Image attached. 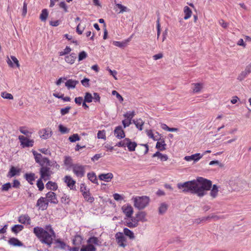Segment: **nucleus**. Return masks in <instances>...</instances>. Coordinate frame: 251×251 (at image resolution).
<instances>
[{
  "instance_id": "64",
  "label": "nucleus",
  "mask_w": 251,
  "mask_h": 251,
  "mask_svg": "<svg viewBox=\"0 0 251 251\" xmlns=\"http://www.w3.org/2000/svg\"><path fill=\"white\" fill-rule=\"evenodd\" d=\"M131 123L132 122L131 121L128 120L127 119H125L122 121V124L124 128L129 126Z\"/></svg>"
},
{
  "instance_id": "55",
  "label": "nucleus",
  "mask_w": 251,
  "mask_h": 251,
  "mask_svg": "<svg viewBox=\"0 0 251 251\" xmlns=\"http://www.w3.org/2000/svg\"><path fill=\"white\" fill-rule=\"evenodd\" d=\"M97 137L99 139H106L105 131V130H99L97 134Z\"/></svg>"
},
{
  "instance_id": "12",
  "label": "nucleus",
  "mask_w": 251,
  "mask_h": 251,
  "mask_svg": "<svg viewBox=\"0 0 251 251\" xmlns=\"http://www.w3.org/2000/svg\"><path fill=\"white\" fill-rule=\"evenodd\" d=\"M39 134L40 137L44 139H47L50 138L52 134V132L50 128H47L41 129L39 131Z\"/></svg>"
},
{
  "instance_id": "3",
  "label": "nucleus",
  "mask_w": 251,
  "mask_h": 251,
  "mask_svg": "<svg viewBox=\"0 0 251 251\" xmlns=\"http://www.w3.org/2000/svg\"><path fill=\"white\" fill-rule=\"evenodd\" d=\"M87 245H83L80 251H97L95 246H100L101 242L95 236L90 237L87 241Z\"/></svg>"
},
{
  "instance_id": "53",
  "label": "nucleus",
  "mask_w": 251,
  "mask_h": 251,
  "mask_svg": "<svg viewBox=\"0 0 251 251\" xmlns=\"http://www.w3.org/2000/svg\"><path fill=\"white\" fill-rule=\"evenodd\" d=\"M146 133L147 135L151 138L154 141L158 140V138L157 136L154 135L151 130H146Z\"/></svg>"
},
{
  "instance_id": "20",
  "label": "nucleus",
  "mask_w": 251,
  "mask_h": 251,
  "mask_svg": "<svg viewBox=\"0 0 251 251\" xmlns=\"http://www.w3.org/2000/svg\"><path fill=\"white\" fill-rule=\"evenodd\" d=\"M202 156L203 155H201L200 153H197L191 156H186L184 157V159L187 161L194 160L195 162H197L201 158Z\"/></svg>"
},
{
  "instance_id": "61",
  "label": "nucleus",
  "mask_w": 251,
  "mask_h": 251,
  "mask_svg": "<svg viewBox=\"0 0 251 251\" xmlns=\"http://www.w3.org/2000/svg\"><path fill=\"white\" fill-rule=\"evenodd\" d=\"M71 109L70 106H67L64 108H62L60 110V113L62 116L65 115V114L69 113L70 110Z\"/></svg>"
},
{
  "instance_id": "33",
  "label": "nucleus",
  "mask_w": 251,
  "mask_h": 251,
  "mask_svg": "<svg viewBox=\"0 0 251 251\" xmlns=\"http://www.w3.org/2000/svg\"><path fill=\"white\" fill-rule=\"evenodd\" d=\"M158 157L162 161H167L168 159L166 154H163L159 151L156 152L152 155V157Z\"/></svg>"
},
{
  "instance_id": "11",
  "label": "nucleus",
  "mask_w": 251,
  "mask_h": 251,
  "mask_svg": "<svg viewBox=\"0 0 251 251\" xmlns=\"http://www.w3.org/2000/svg\"><path fill=\"white\" fill-rule=\"evenodd\" d=\"M64 181L67 184V185L68 187L70 188L71 190H75V181L74 180L72 177L70 176H66L64 177Z\"/></svg>"
},
{
  "instance_id": "5",
  "label": "nucleus",
  "mask_w": 251,
  "mask_h": 251,
  "mask_svg": "<svg viewBox=\"0 0 251 251\" xmlns=\"http://www.w3.org/2000/svg\"><path fill=\"white\" fill-rule=\"evenodd\" d=\"M32 152L36 163L41 166H44L45 164L49 166H52L50 161L48 158L43 157L40 153H38L34 150H32Z\"/></svg>"
},
{
  "instance_id": "4",
  "label": "nucleus",
  "mask_w": 251,
  "mask_h": 251,
  "mask_svg": "<svg viewBox=\"0 0 251 251\" xmlns=\"http://www.w3.org/2000/svg\"><path fill=\"white\" fill-rule=\"evenodd\" d=\"M134 206L139 210L144 209L149 203L150 199L147 196H136L133 197Z\"/></svg>"
},
{
  "instance_id": "19",
  "label": "nucleus",
  "mask_w": 251,
  "mask_h": 251,
  "mask_svg": "<svg viewBox=\"0 0 251 251\" xmlns=\"http://www.w3.org/2000/svg\"><path fill=\"white\" fill-rule=\"evenodd\" d=\"M133 35H131L128 38L125 40V41L123 42H119V41H114L113 43V44L115 45V46L120 47V48H125L128 42H129L132 38Z\"/></svg>"
},
{
  "instance_id": "63",
  "label": "nucleus",
  "mask_w": 251,
  "mask_h": 251,
  "mask_svg": "<svg viewBox=\"0 0 251 251\" xmlns=\"http://www.w3.org/2000/svg\"><path fill=\"white\" fill-rule=\"evenodd\" d=\"M85 28V26H82L80 24H78L76 27V31L79 34H81Z\"/></svg>"
},
{
  "instance_id": "49",
  "label": "nucleus",
  "mask_w": 251,
  "mask_h": 251,
  "mask_svg": "<svg viewBox=\"0 0 251 251\" xmlns=\"http://www.w3.org/2000/svg\"><path fill=\"white\" fill-rule=\"evenodd\" d=\"M55 243L57 244V247L60 249H64L66 247L65 243L60 239L55 240Z\"/></svg>"
},
{
  "instance_id": "8",
  "label": "nucleus",
  "mask_w": 251,
  "mask_h": 251,
  "mask_svg": "<svg viewBox=\"0 0 251 251\" xmlns=\"http://www.w3.org/2000/svg\"><path fill=\"white\" fill-rule=\"evenodd\" d=\"M251 73V65L247 66L245 70L242 71L238 75L237 79L239 81H242L246 78L248 75Z\"/></svg>"
},
{
  "instance_id": "46",
  "label": "nucleus",
  "mask_w": 251,
  "mask_h": 251,
  "mask_svg": "<svg viewBox=\"0 0 251 251\" xmlns=\"http://www.w3.org/2000/svg\"><path fill=\"white\" fill-rule=\"evenodd\" d=\"M93 97L92 94L89 92H86L85 94L84 101L86 102H91L93 100Z\"/></svg>"
},
{
  "instance_id": "40",
  "label": "nucleus",
  "mask_w": 251,
  "mask_h": 251,
  "mask_svg": "<svg viewBox=\"0 0 251 251\" xmlns=\"http://www.w3.org/2000/svg\"><path fill=\"white\" fill-rule=\"evenodd\" d=\"M124 234L128 237L130 239H133L135 238L133 232L127 228H125L124 229Z\"/></svg>"
},
{
  "instance_id": "45",
  "label": "nucleus",
  "mask_w": 251,
  "mask_h": 251,
  "mask_svg": "<svg viewBox=\"0 0 251 251\" xmlns=\"http://www.w3.org/2000/svg\"><path fill=\"white\" fill-rule=\"evenodd\" d=\"M64 164L69 167H73V161H72V159L69 157V156H65V159H64Z\"/></svg>"
},
{
  "instance_id": "57",
  "label": "nucleus",
  "mask_w": 251,
  "mask_h": 251,
  "mask_svg": "<svg viewBox=\"0 0 251 251\" xmlns=\"http://www.w3.org/2000/svg\"><path fill=\"white\" fill-rule=\"evenodd\" d=\"M42 179L40 178L37 182V186L40 191H42L44 188V185L42 181Z\"/></svg>"
},
{
  "instance_id": "52",
  "label": "nucleus",
  "mask_w": 251,
  "mask_h": 251,
  "mask_svg": "<svg viewBox=\"0 0 251 251\" xmlns=\"http://www.w3.org/2000/svg\"><path fill=\"white\" fill-rule=\"evenodd\" d=\"M69 140L71 142H75L80 140V137L77 134H74L69 137Z\"/></svg>"
},
{
  "instance_id": "27",
  "label": "nucleus",
  "mask_w": 251,
  "mask_h": 251,
  "mask_svg": "<svg viewBox=\"0 0 251 251\" xmlns=\"http://www.w3.org/2000/svg\"><path fill=\"white\" fill-rule=\"evenodd\" d=\"M20 169L15 168L14 166H12L7 174V177H12L16 175H19L20 173Z\"/></svg>"
},
{
  "instance_id": "10",
  "label": "nucleus",
  "mask_w": 251,
  "mask_h": 251,
  "mask_svg": "<svg viewBox=\"0 0 251 251\" xmlns=\"http://www.w3.org/2000/svg\"><path fill=\"white\" fill-rule=\"evenodd\" d=\"M117 243L120 247H125L126 246V238L122 232H118L115 235Z\"/></svg>"
},
{
  "instance_id": "17",
  "label": "nucleus",
  "mask_w": 251,
  "mask_h": 251,
  "mask_svg": "<svg viewBox=\"0 0 251 251\" xmlns=\"http://www.w3.org/2000/svg\"><path fill=\"white\" fill-rule=\"evenodd\" d=\"M114 134L119 139L124 138L125 137V133L121 126H117L114 131Z\"/></svg>"
},
{
  "instance_id": "7",
  "label": "nucleus",
  "mask_w": 251,
  "mask_h": 251,
  "mask_svg": "<svg viewBox=\"0 0 251 251\" xmlns=\"http://www.w3.org/2000/svg\"><path fill=\"white\" fill-rule=\"evenodd\" d=\"M40 170V178L46 181L50 179L51 172L50 168L44 166H41Z\"/></svg>"
},
{
  "instance_id": "25",
  "label": "nucleus",
  "mask_w": 251,
  "mask_h": 251,
  "mask_svg": "<svg viewBox=\"0 0 251 251\" xmlns=\"http://www.w3.org/2000/svg\"><path fill=\"white\" fill-rule=\"evenodd\" d=\"M8 242L10 245L15 247H22L23 246V243L17 238L14 237L10 238Z\"/></svg>"
},
{
  "instance_id": "26",
  "label": "nucleus",
  "mask_w": 251,
  "mask_h": 251,
  "mask_svg": "<svg viewBox=\"0 0 251 251\" xmlns=\"http://www.w3.org/2000/svg\"><path fill=\"white\" fill-rule=\"evenodd\" d=\"M126 225L130 228H134L138 226V223L136 218H132L126 222Z\"/></svg>"
},
{
  "instance_id": "18",
  "label": "nucleus",
  "mask_w": 251,
  "mask_h": 251,
  "mask_svg": "<svg viewBox=\"0 0 251 251\" xmlns=\"http://www.w3.org/2000/svg\"><path fill=\"white\" fill-rule=\"evenodd\" d=\"M48 202L56 204L58 202L55 194L53 192H49L46 194Z\"/></svg>"
},
{
  "instance_id": "14",
  "label": "nucleus",
  "mask_w": 251,
  "mask_h": 251,
  "mask_svg": "<svg viewBox=\"0 0 251 251\" xmlns=\"http://www.w3.org/2000/svg\"><path fill=\"white\" fill-rule=\"evenodd\" d=\"M36 206L39 207V209L44 210L47 208L48 202L46 201L45 198L41 197L37 201Z\"/></svg>"
},
{
  "instance_id": "56",
  "label": "nucleus",
  "mask_w": 251,
  "mask_h": 251,
  "mask_svg": "<svg viewBox=\"0 0 251 251\" xmlns=\"http://www.w3.org/2000/svg\"><path fill=\"white\" fill-rule=\"evenodd\" d=\"M1 96L4 99H8V100L13 99V97L11 94L5 92L1 93Z\"/></svg>"
},
{
  "instance_id": "60",
  "label": "nucleus",
  "mask_w": 251,
  "mask_h": 251,
  "mask_svg": "<svg viewBox=\"0 0 251 251\" xmlns=\"http://www.w3.org/2000/svg\"><path fill=\"white\" fill-rule=\"evenodd\" d=\"M112 94L113 95H115L117 97V98L121 101V102H122L123 100H124V99L123 98V97H122V96L119 94L115 90H113L112 92Z\"/></svg>"
},
{
  "instance_id": "24",
  "label": "nucleus",
  "mask_w": 251,
  "mask_h": 251,
  "mask_svg": "<svg viewBox=\"0 0 251 251\" xmlns=\"http://www.w3.org/2000/svg\"><path fill=\"white\" fill-rule=\"evenodd\" d=\"M76 55L74 53H71L69 55H66L65 57V60L66 63L69 64H73L76 59Z\"/></svg>"
},
{
  "instance_id": "6",
  "label": "nucleus",
  "mask_w": 251,
  "mask_h": 251,
  "mask_svg": "<svg viewBox=\"0 0 251 251\" xmlns=\"http://www.w3.org/2000/svg\"><path fill=\"white\" fill-rule=\"evenodd\" d=\"M85 167L78 164L73 165V173L78 177H82L85 174Z\"/></svg>"
},
{
  "instance_id": "2",
  "label": "nucleus",
  "mask_w": 251,
  "mask_h": 251,
  "mask_svg": "<svg viewBox=\"0 0 251 251\" xmlns=\"http://www.w3.org/2000/svg\"><path fill=\"white\" fill-rule=\"evenodd\" d=\"M33 232L42 243L49 247L51 246L53 239L55 237V232L50 225L46 226L45 228L39 226L35 227Z\"/></svg>"
},
{
  "instance_id": "44",
  "label": "nucleus",
  "mask_w": 251,
  "mask_h": 251,
  "mask_svg": "<svg viewBox=\"0 0 251 251\" xmlns=\"http://www.w3.org/2000/svg\"><path fill=\"white\" fill-rule=\"evenodd\" d=\"M168 208V205L167 204L165 203H162L160 204V206L159 207V213L160 214H164Z\"/></svg>"
},
{
  "instance_id": "37",
  "label": "nucleus",
  "mask_w": 251,
  "mask_h": 251,
  "mask_svg": "<svg viewBox=\"0 0 251 251\" xmlns=\"http://www.w3.org/2000/svg\"><path fill=\"white\" fill-rule=\"evenodd\" d=\"M46 187L47 189H50L51 190H56L57 189V185L56 183L49 181L46 184Z\"/></svg>"
},
{
  "instance_id": "58",
  "label": "nucleus",
  "mask_w": 251,
  "mask_h": 251,
  "mask_svg": "<svg viewBox=\"0 0 251 251\" xmlns=\"http://www.w3.org/2000/svg\"><path fill=\"white\" fill-rule=\"evenodd\" d=\"M61 201L63 203L68 204L70 202L69 197L67 195L64 194L62 197L61 199Z\"/></svg>"
},
{
  "instance_id": "31",
  "label": "nucleus",
  "mask_w": 251,
  "mask_h": 251,
  "mask_svg": "<svg viewBox=\"0 0 251 251\" xmlns=\"http://www.w3.org/2000/svg\"><path fill=\"white\" fill-rule=\"evenodd\" d=\"M132 123H134L136 127L140 130L143 129V126L144 124V122L141 119L132 120Z\"/></svg>"
},
{
  "instance_id": "22",
  "label": "nucleus",
  "mask_w": 251,
  "mask_h": 251,
  "mask_svg": "<svg viewBox=\"0 0 251 251\" xmlns=\"http://www.w3.org/2000/svg\"><path fill=\"white\" fill-rule=\"evenodd\" d=\"M147 214L144 211H139L136 214V219L138 223L139 221L145 222L147 221L146 217Z\"/></svg>"
},
{
  "instance_id": "29",
  "label": "nucleus",
  "mask_w": 251,
  "mask_h": 251,
  "mask_svg": "<svg viewBox=\"0 0 251 251\" xmlns=\"http://www.w3.org/2000/svg\"><path fill=\"white\" fill-rule=\"evenodd\" d=\"M78 83V81L70 79L65 82V86L68 89H74Z\"/></svg>"
},
{
  "instance_id": "23",
  "label": "nucleus",
  "mask_w": 251,
  "mask_h": 251,
  "mask_svg": "<svg viewBox=\"0 0 251 251\" xmlns=\"http://www.w3.org/2000/svg\"><path fill=\"white\" fill-rule=\"evenodd\" d=\"M99 177L101 180H103L106 182H109L113 177V175L111 173H108L107 174H101L99 175Z\"/></svg>"
},
{
  "instance_id": "38",
  "label": "nucleus",
  "mask_w": 251,
  "mask_h": 251,
  "mask_svg": "<svg viewBox=\"0 0 251 251\" xmlns=\"http://www.w3.org/2000/svg\"><path fill=\"white\" fill-rule=\"evenodd\" d=\"M140 149L141 153L144 155L147 154L149 151V146L147 144H140L138 147Z\"/></svg>"
},
{
  "instance_id": "59",
  "label": "nucleus",
  "mask_w": 251,
  "mask_h": 251,
  "mask_svg": "<svg viewBox=\"0 0 251 251\" xmlns=\"http://www.w3.org/2000/svg\"><path fill=\"white\" fill-rule=\"evenodd\" d=\"M11 187L10 183L8 182L3 184L2 186L1 190L3 191H7Z\"/></svg>"
},
{
  "instance_id": "47",
  "label": "nucleus",
  "mask_w": 251,
  "mask_h": 251,
  "mask_svg": "<svg viewBox=\"0 0 251 251\" xmlns=\"http://www.w3.org/2000/svg\"><path fill=\"white\" fill-rule=\"evenodd\" d=\"M88 179L93 183H97V179L96 176L94 173H88L87 174Z\"/></svg>"
},
{
  "instance_id": "13",
  "label": "nucleus",
  "mask_w": 251,
  "mask_h": 251,
  "mask_svg": "<svg viewBox=\"0 0 251 251\" xmlns=\"http://www.w3.org/2000/svg\"><path fill=\"white\" fill-rule=\"evenodd\" d=\"M122 209L127 218H131L133 213V209L130 205H124L122 206Z\"/></svg>"
},
{
  "instance_id": "42",
  "label": "nucleus",
  "mask_w": 251,
  "mask_h": 251,
  "mask_svg": "<svg viewBox=\"0 0 251 251\" xmlns=\"http://www.w3.org/2000/svg\"><path fill=\"white\" fill-rule=\"evenodd\" d=\"M218 188L216 185H213L210 191V195L213 198H216L218 195Z\"/></svg>"
},
{
  "instance_id": "51",
  "label": "nucleus",
  "mask_w": 251,
  "mask_h": 251,
  "mask_svg": "<svg viewBox=\"0 0 251 251\" xmlns=\"http://www.w3.org/2000/svg\"><path fill=\"white\" fill-rule=\"evenodd\" d=\"M48 16V12L47 9H43L42 11V13L40 15V18L43 21H45L46 20Z\"/></svg>"
},
{
  "instance_id": "21",
  "label": "nucleus",
  "mask_w": 251,
  "mask_h": 251,
  "mask_svg": "<svg viewBox=\"0 0 251 251\" xmlns=\"http://www.w3.org/2000/svg\"><path fill=\"white\" fill-rule=\"evenodd\" d=\"M11 59H10L8 57H7V59L6 60V62L8 65L10 67H14V64L12 63V61H13L16 65V67L18 68H19L20 67V64L19 63V61L17 59V58L14 56H10Z\"/></svg>"
},
{
  "instance_id": "35",
  "label": "nucleus",
  "mask_w": 251,
  "mask_h": 251,
  "mask_svg": "<svg viewBox=\"0 0 251 251\" xmlns=\"http://www.w3.org/2000/svg\"><path fill=\"white\" fill-rule=\"evenodd\" d=\"M184 13L185 14L184 19L185 20H187L191 17L192 12L188 6H186L184 7Z\"/></svg>"
},
{
  "instance_id": "1",
  "label": "nucleus",
  "mask_w": 251,
  "mask_h": 251,
  "mask_svg": "<svg viewBox=\"0 0 251 251\" xmlns=\"http://www.w3.org/2000/svg\"><path fill=\"white\" fill-rule=\"evenodd\" d=\"M211 185V181L201 177H198L196 180L177 184L178 189H183V192H191L199 197H202L205 195V191L209 190Z\"/></svg>"
},
{
  "instance_id": "39",
  "label": "nucleus",
  "mask_w": 251,
  "mask_h": 251,
  "mask_svg": "<svg viewBox=\"0 0 251 251\" xmlns=\"http://www.w3.org/2000/svg\"><path fill=\"white\" fill-rule=\"evenodd\" d=\"M115 6L117 7H118L120 10L119 13H123L125 12L129 11V9L127 7L125 6L124 5H123L121 4L116 3Z\"/></svg>"
},
{
  "instance_id": "43",
  "label": "nucleus",
  "mask_w": 251,
  "mask_h": 251,
  "mask_svg": "<svg viewBox=\"0 0 251 251\" xmlns=\"http://www.w3.org/2000/svg\"><path fill=\"white\" fill-rule=\"evenodd\" d=\"M135 113L134 111H128L124 114V117L127 119L128 120L132 121V119L135 116Z\"/></svg>"
},
{
  "instance_id": "36",
  "label": "nucleus",
  "mask_w": 251,
  "mask_h": 251,
  "mask_svg": "<svg viewBox=\"0 0 251 251\" xmlns=\"http://www.w3.org/2000/svg\"><path fill=\"white\" fill-rule=\"evenodd\" d=\"M83 196L85 200L88 202L92 203L94 200V198L90 196L89 191H86V192H84Z\"/></svg>"
},
{
  "instance_id": "48",
  "label": "nucleus",
  "mask_w": 251,
  "mask_h": 251,
  "mask_svg": "<svg viewBox=\"0 0 251 251\" xmlns=\"http://www.w3.org/2000/svg\"><path fill=\"white\" fill-rule=\"evenodd\" d=\"M71 50L72 49L69 47L67 46L63 50L59 52V55L63 56L69 55L68 54L70 53Z\"/></svg>"
},
{
  "instance_id": "30",
  "label": "nucleus",
  "mask_w": 251,
  "mask_h": 251,
  "mask_svg": "<svg viewBox=\"0 0 251 251\" xmlns=\"http://www.w3.org/2000/svg\"><path fill=\"white\" fill-rule=\"evenodd\" d=\"M19 222L23 224H28L29 225L30 224V219L29 217L27 215H21L19 217Z\"/></svg>"
},
{
  "instance_id": "15",
  "label": "nucleus",
  "mask_w": 251,
  "mask_h": 251,
  "mask_svg": "<svg viewBox=\"0 0 251 251\" xmlns=\"http://www.w3.org/2000/svg\"><path fill=\"white\" fill-rule=\"evenodd\" d=\"M137 144L136 142L132 141L129 138H126L125 147H127L129 151H135Z\"/></svg>"
},
{
  "instance_id": "16",
  "label": "nucleus",
  "mask_w": 251,
  "mask_h": 251,
  "mask_svg": "<svg viewBox=\"0 0 251 251\" xmlns=\"http://www.w3.org/2000/svg\"><path fill=\"white\" fill-rule=\"evenodd\" d=\"M203 88L202 83H194L192 84V89L193 93H200Z\"/></svg>"
},
{
  "instance_id": "9",
  "label": "nucleus",
  "mask_w": 251,
  "mask_h": 251,
  "mask_svg": "<svg viewBox=\"0 0 251 251\" xmlns=\"http://www.w3.org/2000/svg\"><path fill=\"white\" fill-rule=\"evenodd\" d=\"M19 139L23 147H32L33 146L34 141L30 140L23 135H20Z\"/></svg>"
},
{
  "instance_id": "34",
  "label": "nucleus",
  "mask_w": 251,
  "mask_h": 251,
  "mask_svg": "<svg viewBox=\"0 0 251 251\" xmlns=\"http://www.w3.org/2000/svg\"><path fill=\"white\" fill-rule=\"evenodd\" d=\"M25 178L26 180L31 184H33V181L35 180V177L34 173L25 174Z\"/></svg>"
},
{
  "instance_id": "28",
  "label": "nucleus",
  "mask_w": 251,
  "mask_h": 251,
  "mask_svg": "<svg viewBox=\"0 0 251 251\" xmlns=\"http://www.w3.org/2000/svg\"><path fill=\"white\" fill-rule=\"evenodd\" d=\"M156 144V148L160 151L166 150V144L164 139H159Z\"/></svg>"
},
{
  "instance_id": "32",
  "label": "nucleus",
  "mask_w": 251,
  "mask_h": 251,
  "mask_svg": "<svg viewBox=\"0 0 251 251\" xmlns=\"http://www.w3.org/2000/svg\"><path fill=\"white\" fill-rule=\"evenodd\" d=\"M83 239V237L81 236L76 235L73 240V243L75 246H79L82 244Z\"/></svg>"
},
{
  "instance_id": "54",
  "label": "nucleus",
  "mask_w": 251,
  "mask_h": 251,
  "mask_svg": "<svg viewBox=\"0 0 251 251\" xmlns=\"http://www.w3.org/2000/svg\"><path fill=\"white\" fill-rule=\"evenodd\" d=\"M210 217H211L210 216H207L202 217L201 218L196 219L194 221V223L197 224H199L201 222L209 220Z\"/></svg>"
},
{
  "instance_id": "50",
  "label": "nucleus",
  "mask_w": 251,
  "mask_h": 251,
  "mask_svg": "<svg viewBox=\"0 0 251 251\" xmlns=\"http://www.w3.org/2000/svg\"><path fill=\"white\" fill-rule=\"evenodd\" d=\"M87 57V53L85 51H82L78 54V61L79 62L85 59Z\"/></svg>"
},
{
  "instance_id": "62",
  "label": "nucleus",
  "mask_w": 251,
  "mask_h": 251,
  "mask_svg": "<svg viewBox=\"0 0 251 251\" xmlns=\"http://www.w3.org/2000/svg\"><path fill=\"white\" fill-rule=\"evenodd\" d=\"M59 130L60 132H61L62 133H65L67 132H68V129L67 127L64 126L62 125H60L59 126Z\"/></svg>"
},
{
  "instance_id": "41",
  "label": "nucleus",
  "mask_w": 251,
  "mask_h": 251,
  "mask_svg": "<svg viewBox=\"0 0 251 251\" xmlns=\"http://www.w3.org/2000/svg\"><path fill=\"white\" fill-rule=\"evenodd\" d=\"M23 228V226L21 225H16L12 227L11 230L14 233L17 234L20 231L22 230Z\"/></svg>"
}]
</instances>
